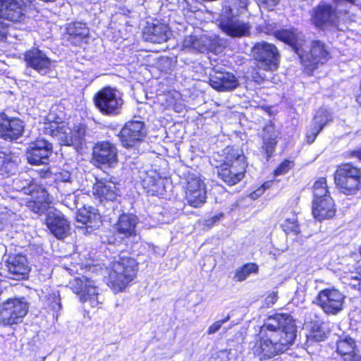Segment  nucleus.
<instances>
[{"label": "nucleus", "mask_w": 361, "mask_h": 361, "mask_svg": "<svg viewBox=\"0 0 361 361\" xmlns=\"http://www.w3.org/2000/svg\"><path fill=\"white\" fill-rule=\"evenodd\" d=\"M259 341L252 348L260 360L270 359L287 350L296 337V325L292 316L286 313L269 315L259 331Z\"/></svg>", "instance_id": "1"}, {"label": "nucleus", "mask_w": 361, "mask_h": 361, "mask_svg": "<svg viewBox=\"0 0 361 361\" xmlns=\"http://www.w3.org/2000/svg\"><path fill=\"white\" fill-rule=\"evenodd\" d=\"M305 43V35L297 31L290 47L298 54L305 71L310 73L318 68L319 64L326 63L330 57V54L327 47L322 41H312L307 51L304 49Z\"/></svg>", "instance_id": "2"}, {"label": "nucleus", "mask_w": 361, "mask_h": 361, "mask_svg": "<svg viewBox=\"0 0 361 361\" xmlns=\"http://www.w3.org/2000/svg\"><path fill=\"white\" fill-rule=\"evenodd\" d=\"M138 262L127 252H121L114 258L109 274V286L115 293L122 292L135 279Z\"/></svg>", "instance_id": "3"}, {"label": "nucleus", "mask_w": 361, "mask_h": 361, "mask_svg": "<svg viewBox=\"0 0 361 361\" xmlns=\"http://www.w3.org/2000/svg\"><path fill=\"white\" fill-rule=\"evenodd\" d=\"M225 159L216 167L218 177L228 185H234L245 176L247 166L243 152L233 147L224 149Z\"/></svg>", "instance_id": "4"}, {"label": "nucleus", "mask_w": 361, "mask_h": 361, "mask_svg": "<svg viewBox=\"0 0 361 361\" xmlns=\"http://www.w3.org/2000/svg\"><path fill=\"white\" fill-rule=\"evenodd\" d=\"M334 182L345 195H355L361 187V169L351 163L341 164L334 173Z\"/></svg>", "instance_id": "5"}, {"label": "nucleus", "mask_w": 361, "mask_h": 361, "mask_svg": "<svg viewBox=\"0 0 361 361\" xmlns=\"http://www.w3.org/2000/svg\"><path fill=\"white\" fill-rule=\"evenodd\" d=\"M95 106L104 116H116L123 110L124 101L122 94L116 89L110 87H104L94 97Z\"/></svg>", "instance_id": "6"}, {"label": "nucleus", "mask_w": 361, "mask_h": 361, "mask_svg": "<svg viewBox=\"0 0 361 361\" xmlns=\"http://www.w3.org/2000/svg\"><path fill=\"white\" fill-rule=\"evenodd\" d=\"M29 302L25 298H9L0 303V325L17 324L27 314Z\"/></svg>", "instance_id": "7"}, {"label": "nucleus", "mask_w": 361, "mask_h": 361, "mask_svg": "<svg viewBox=\"0 0 361 361\" xmlns=\"http://www.w3.org/2000/svg\"><path fill=\"white\" fill-rule=\"evenodd\" d=\"M49 133L56 137L61 145L81 147L85 143L87 128L85 126H75L72 130L64 123L50 124Z\"/></svg>", "instance_id": "8"}, {"label": "nucleus", "mask_w": 361, "mask_h": 361, "mask_svg": "<svg viewBox=\"0 0 361 361\" xmlns=\"http://www.w3.org/2000/svg\"><path fill=\"white\" fill-rule=\"evenodd\" d=\"M252 54L259 68L271 71L278 68L281 55L274 44L264 41L257 42L252 49Z\"/></svg>", "instance_id": "9"}, {"label": "nucleus", "mask_w": 361, "mask_h": 361, "mask_svg": "<svg viewBox=\"0 0 361 361\" xmlns=\"http://www.w3.org/2000/svg\"><path fill=\"white\" fill-rule=\"evenodd\" d=\"M70 288L80 296V302L96 307L102 303L95 282L85 276L75 277L69 281Z\"/></svg>", "instance_id": "10"}, {"label": "nucleus", "mask_w": 361, "mask_h": 361, "mask_svg": "<svg viewBox=\"0 0 361 361\" xmlns=\"http://www.w3.org/2000/svg\"><path fill=\"white\" fill-rule=\"evenodd\" d=\"M345 296L336 288H324L315 298V303L328 315H336L343 310Z\"/></svg>", "instance_id": "11"}, {"label": "nucleus", "mask_w": 361, "mask_h": 361, "mask_svg": "<svg viewBox=\"0 0 361 361\" xmlns=\"http://www.w3.org/2000/svg\"><path fill=\"white\" fill-rule=\"evenodd\" d=\"M147 133V130L143 121H130L123 127L119 137L123 147H132L142 141Z\"/></svg>", "instance_id": "12"}, {"label": "nucleus", "mask_w": 361, "mask_h": 361, "mask_svg": "<svg viewBox=\"0 0 361 361\" xmlns=\"http://www.w3.org/2000/svg\"><path fill=\"white\" fill-rule=\"evenodd\" d=\"M52 144L44 139L30 143L26 149L28 163L32 165L47 164L52 154Z\"/></svg>", "instance_id": "13"}, {"label": "nucleus", "mask_w": 361, "mask_h": 361, "mask_svg": "<svg viewBox=\"0 0 361 361\" xmlns=\"http://www.w3.org/2000/svg\"><path fill=\"white\" fill-rule=\"evenodd\" d=\"M24 60L27 68H32L42 75L51 71L52 61L42 50L32 48L24 54Z\"/></svg>", "instance_id": "14"}, {"label": "nucleus", "mask_w": 361, "mask_h": 361, "mask_svg": "<svg viewBox=\"0 0 361 361\" xmlns=\"http://www.w3.org/2000/svg\"><path fill=\"white\" fill-rule=\"evenodd\" d=\"M118 151L115 145L108 141L98 142L93 147L92 159L94 162L113 166L118 161Z\"/></svg>", "instance_id": "15"}, {"label": "nucleus", "mask_w": 361, "mask_h": 361, "mask_svg": "<svg viewBox=\"0 0 361 361\" xmlns=\"http://www.w3.org/2000/svg\"><path fill=\"white\" fill-rule=\"evenodd\" d=\"M24 128L21 120L9 118L5 114H0V138L7 141L16 140L22 136Z\"/></svg>", "instance_id": "16"}, {"label": "nucleus", "mask_w": 361, "mask_h": 361, "mask_svg": "<svg viewBox=\"0 0 361 361\" xmlns=\"http://www.w3.org/2000/svg\"><path fill=\"white\" fill-rule=\"evenodd\" d=\"M137 217L134 214H123L120 216L116 225V234L123 240L137 242L140 237L136 231Z\"/></svg>", "instance_id": "17"}, {"label": "nucleus", "mask_w": 361, "mask_h": 361, "mask_svg": "<svg viewBox=\"0 0 361 361\" xmlns=\"http://www.w3.org/2000/svg\"><path fill=\"white\" fill-rule=\"evenodd\" d=\"M206 194L205 184L200 178H189L185 198L190 205L194 207L202 205L206 201Z\"/></svg>", "instance_id": "18"}, {"label": "nucleus", "mask_w": 361, "mask_h": 361, "mask_svg": "<svg viewBox=\"0 0 361 361\" xmlns=\"http://www.w3.org/2000/svg\"><path fill=\"white\" fill-rule=\"evenodd\" d=\"M46 225L49 231L57 238L66 237L70 230V225L63 214L59 210L53 209L48 212Z\"/></svg>", "instance_id": "19"}, {"label": "nucleus", "mask_w": 361, "mask_h": 361, "mask_svg": "<svg viewBox=\"0 0 361 361\" xmlns=\"http://www.w3.org/2000/svg\"><path fill=\"white\" fill-rule=\"evenodd\" d=\"M209 84L214 89L221 92L233 90L239 85L238 79L233 73L220 71L210 75Z\"/></svg>", "instance_id": "20"}, {"label": "nucleus", "mask_w": 361, "mask_h": 361, "mask_svg": "<svg viewBox=\"0 0 361 361\" xmlns=\"http://www.w3.org/2000/svg\"><path fill=\"white\" fill-rule=\"evenodd\" d=\"M93 195L101 202L104 200L114 201L118 196L116 184L107 179L97 180L92 188Z\"/></svg>", "instance_id": "21"}, {"label": "nucleus", "mask_w": 361, "mask_h": 361, "mask_svg": "<svg viewBox=\"0 0 361 361\" xmlns=\"http://www.w3.org/2000/svg\"><path fill=\"white\" fill-rule=\"evenodd\" d=\"M338 17L336 8L330 3H319L311 11L312 23H334Z\"/></svg>", "instance_id": "22"}, {"label": "nucleus", "mask_w": 361, "mask_h": 361, "mask_svg": "<svg viewBox=\"0 0 361 361\" xmlns=\"http://www.w3.org/2000/svg\"><path fill=\"white\" fill-rule=\"evenodd\" d=\"M31 4L30 0H0V18L17 23L20 21L17 18L20 16V11H18L15 15L14 8H25L30 6Z\"/></svg>", "instance_id": "23"}, {"label": "nucleus", "mask_w": 361, "mask_h": 361, "mask_svg": "<svg viewBox=\"0 0 361 361\" xmlns=\"http://www.w3.org/2000/svg\"><path fill=\"white\" fill-rule=\"evenodd\" d=\"M7 267L12 279L16 280L23 279L30 271L27 259L22 255L9 256L7 260Z\"/></svg>", "instance_id": "24"}, {"label": "nucleus", "mask_w": 361, "mask_h": 361, "mask_svg": "<svg viewBox=\"0 0 361 361\" xmlns=\"http://www.w3.org/2000/svg\"><path fill=\"white\" fill-rule=\"evenodd\" d=\"M334 206V201L331 197L313 200L312 214L319 221L332 218L336 214Z\"/></svg>", "instance_id": "25"}, {"label": "nucleus", "mask_w": 361, "mask_h": 361, "mask_svg": "<svg viewBox=\"0 0 361 361\" xmlns=\"http://www.w3.org/2000/svg\"><path fill=\"white\" fill-rule=\"evenodd\" d=\"M145 41L161 44L168 39V26L166 24H148L143 30Z\"/></svg>", "instance_id": "26"}, {"label": "nucleus", "mask_w": 361, "mask_h": 361, "mask_svg": "<svg viewBox=\"0 0 361 361\" xmlns=\"http://www.w3.org/2000/svg\"><path fill=\"white\" fill-rule=\"evenodd\" d=\"M278 132L275 130L272 123L267 124L262 130V137L263 140L262 148L267 154V159L272 156L277 144Z\"/></svg>", "instance_id": "27"}, {"label": "nucleus", "mask_w": 361, "mask_h": 361, "mask_svg": "<svg viewBox=\"0 0 361 361\" xmlns=\"http://www.w3.org/2000/svg\"><path fill=\"white\" fill-rule=\"evenodd\" d=\"M77 221L86 226L87 228L94 229L101 223V217L96 209L91 207L79 209L76 216Z\"/></svg>", "instance_id": "28"}, {"label": "nucleus", "mask_w": 361, "mask_h": 361, "mask_svg": "<svg viewBox=\"0 0 361 361\" xmlns=\"http://www.w3.org/2000/svg\"><path fill=\"white\" fill-rule=\"evenodd\" d=\"M66 30L67 40L75 46L86 42L89 35V29L85 24H68Z\"/></svg>", "instance_id": "29"}, {"label": "nucleus", "mask_w": 361, "mask_h": 361, "mask_svg": "<svg viewBox=\"0 0 361 361\" xmlns=\"http://www.w3.org/2000/svg\"><path fill=\"white\" fill-rule=\"evenodd\" d=\"M274 24H262L259 27L261 32L269 35H274L276 39L290 46L298 30H276Z\"/></svg>", "instance_id": "30"}, {"label": "nucleus", "mask_w": 361, "mask_h": 361, "mask_svg": "<svg viewBox=\"0 0 361 361\" xmlns=\"http://www.w3.org/2000/svg\"><path fill=\"white\" fill-rule=\"evenodd\" d=\"M336 350L344 357L345 361H357V357L355 352V343L353 338L348 336L341 338L336 343Z\"/></svg>", "instance_id": "31"}, {"label": "nucleus", "mask_w": 361, "mask_h": 361, "mask_svg": "<svg viewBox=\"0 0 361 361\" xmlns=\"http://www.w3.org/2000/svg\"><path fill=\"white\" fill-rule=\"evenodd\" d=\"M18 159L17 157L0 152V174L9 176L15 173L18 167Z\"/></svg>", "instance_id": "32"}, {"label": "nucleus", "mask_w": 361, "mask_h": 361, "mask_svg": "<svg viewBox=\"0 0 361 361\" xmlns=\"http://www.w3.org/2000/svg\"><path fill=\"white\" fill-rule=\"evenodd\" d=\"M221 30L232 37H240L250 35L248 24H219Z\"/></svg>", "instance_id": "33"}, {"label": "nucleus", "mask_w": 361, "mask_h": 361, "mask_svg": "<svg viewBox=\"0 0 361 361\" xmlns=\"http://www.w3.org/2000/svg\"><path fill=\"white\" fill-rule=\"evenodd\" d=\"M214 39L215 38L213 39L212 37H210L209 39L207 38L206 35H203L200 38L190 36L185 39L184 45L185 47H191L200 52H203L210 48Z\"/></svg>", "instance_id": "34"}, {"label": "nucleus", "mask_w": 361, "mask_h": 361, "mask_svg": "<svg viewBox=\"0 0 361 361\" xmlns=\"http://www.w3.org/2000/svg\"><path fill=\"white\" fill-rule=\"evenodd\" d=\"M44 305V307L52 314L53 317L57 319L59 312L62 308L59 291L53 292L47 295Z\"/></svg>", "instance_id": "35"}, {"label": "nucleus", "mask_w": 361, "mask_h": 361, "mask_svg": "<svg viewBox=\"0 0 361 361\" xmlns=\"http://www.w3.org/2000/svg\"><path fill=\"white\" fill-rule=\"evenodd\" d=\"M258 266L255 263H247L238 268L233 276V280L238 282L245 281L251 274L258 272Z\"/></svg>", "instance_id": "36"}, {"label": "nucleus", "mask_w": 361, "mask_h": 361, "mask_svg": "<svg viewBox=\"0 0 361 361\" xmlns=\"http://www.w3.org/2000/svg\"><path fill=\"white\" fill-rule=\"evenodd\" d=\"M313 200H322L327 197H331L328 190L326 179L320 178L315 181L313 185Z\"/></svg>", "instance_id": "37"}, {"label": "nucleus", "mask_w": 361, "mask_h": 361, "mask_svg": "<svg viewBox=\"0 0 361 361\" xmlns=\"http://www.w3.org/2000/svg\"><path fill=\"white\" fill-rule=\"evenodd\" d=\"M14 186L17 190L26 195L30 194L37 187V182L33 179L20 177L14 180Z\"/></svg>", "instance_id": "38"}, {"label": "nucleus", "mask_w": 361, "mask_h": 361, "mask_svg": "<svg viewBox=\"0 0 361 361\" xmlns=\"http://www.w3.org/2000/svg\"><path fill=\"white\" fill-rule=\"evenodd\" d=\"M332 121V116L326 109H319L313 119L312 125L322 129L330 121Z\"/></svg>", "instance_id": "39"}, {"label": "nucleus", "mask_w": 361, "mask_h": 361, "mask_svg": "<svg viewBox=\"0 0 361 361\" xmlns=\"http://www.w3.org/2000/svg\"><path fill=\"white\" fill-rule=\"evenodd\" d=\"M282 228L286 233H293L298 235L300 233L299 225L298 224V219L295 214H293L290 217L286 218L282 224Z\"/></svg>", "instance_id": "40"}, {"label": "nucleus", "mask_w": 361, "mask_h": 361, "mask_svg": "<svg viewBox=\"0 0 361 361\" xmlns=\"http://www.w3.org/2000/svg\"><path fill=\"white\" fill-rule=\"evenodd\" d=\"M33 198V201H38L39 203L44 202L49 204L50 202L49 194L45 188L37 183L36 188L33 192L29 194Z\"/></svg>", "instance_id": "41"}, {"label": "nucleus", "mask_w": 361, "mask_h": 361, "mask_svg": "<svg viewBox=\"0 0 361 361\" xmlns=\"http://www.w3.org/2000/svg\"><path fill=\"white\" fill-rule=\"evenodd\" d=\"M220 23H240L239 20H234L233 9L228 6H224L220 13Z\"/></svg>", "instance_id": "42"}, {"label": "nucleus", "mask_w": 361, "mask_h": 361, "mask_svg": "<svg viewBox=\"0 0 361 361\" xmlns=\"http://www.w3.org/2000/svg\"><path fill=\"white\" fill-rule=\"evenodd\" d=\"M348 279V285L353 289L357 290L361 294V272L355 273Z\"/></svg>", "instance_id": "43"}, {"label": "nucleus", "mask_w": 361, "mask_h": 361, "mask_svg": "<svg viewBox=\"0 0 361 361\" xmlns=\"http://www.w3.org/2000/svg\"><path fill=\"white\" fill-rule=\"evenodd\" d=\"M257 5L267 11H273L280 0H255Z\"/></svg>", "instance_id": "44"}, {"label": "nucleus", "mask_w": 361, "mask_h": 361, "mask_svg": "<svg viewBox=\"0 0 361 361\" xmlns=\"http://www.w3.org/2000/svg\"><path fill=\"white\" fill-rule=\"evenodd\" d=\"M47 203H39L38 201H30L28 207L36 214H42L45 212L47 208Z\"/></svg>", "instance_id": "45"}, {"label": "nucleus", "mask_w": 361, "mask_h": 361, "mask_svg": "<svg viewBox=\"0 0 361 361\" xmlns=\"http://www.w3.org/2000/svg\"><path fill=\"white\" fill-rule=\"evenodd\" d=\"M292 167V163L286 160L283 161L274 171V176H278L286 173Z\"/></svg>", "instance_id": "46"}, {"label": "nucleus", "mask_w": 361, "mask_h": 361, "mask_svg": "<svg viewBox=\"0 0 361 361\" xmlns=\"http://www.w3.org/2000/svg\"><path fill=\"white\" fill-rule=\"evenodd\" d=\"M322 129L319 128L314 125L312 124L310 129L307 131L306 135V139L308 144H312L317 136L319 135Z\"/></svg>", "instance_id": "47"}, {"label": "nucleus", "mask_w": 361, "mask_h": 361, "mask_svg": "<svg viewBox=\"0 0 361 361\" xmlns=\"http://www.w3.org/2000/svg\"><path fill=\"white\" fill-rule=\"evenodd\" d=\"M230 319V316L228 315L225 319H221V320H219V321H216L214 323H213L209 328H208V330H207V334L209 335H211V334H215L216 331H218L220 328L221 327V326L227 322L228 320Z\"/></svg>", "instance_id": "48"}, {"label": "nucleus", "mask_w": 361, "mask_h": 361, "mask_svg": "<svg viewBox=\"0 0 361 361\" xmlns=\"http://www.w3.org/2000/svg\"><path fill=\"white\" fill-rule=\"evenodd\" d=\"M224 216L223 214H220L219 215H216L214 216H213L212 218L211 219H209L206 221V224H209L210 221H212V222H216L217 221H219L220 219V218H221L222 216Z\"/></svg>", "instance_id": "49"}, {"label": "nucleus", "mask_w": 361, "mask_h": 361, "mask_svg": "<svg viewBox=\"0 0 361 361\" xmlns=\"http://www.w3.org/2000/svg\"><path fill=\"white\" fill-rule=\"evenodd\" d=\"M238 1V7L240 8H246L247 4H248V2H249V0H237Z\"/></svg>", "instance_id": "50"}, {"label": "nucleus", "mask_w": 361, "mask_h": 361, "mask_svg": "<svg viewBox=\"0 0 361 361\" xmlns=\"http://www.w3.org/2000/svg\"><path fill=\"white\" fill-rule=\"evenodd\" d=\"M263 192V190L262 189H258L257 190H256L255 192H254L251 195L253 198L255 197V196H259L262 194Z\"/></svg>", "instance_id": "51"}, {"label": "nucleus", "mask_w": 361, "mask_h": 361, "mask_svg": "<svg viewBox=\"0 0 361 361\" xmlns=\"http://www.w3.org/2000/svg\"><path fill=\"white\" fill-rule=\"evenodd\" d=\"M352 155L358 157L360 159H361V149L357 151H353Z\"/></svg>", "instance_id": "52"}, {"label": "nucleus", "mask_w": 361, "mask_h": 361, "mask_svg": "<svg viewBox=\"0 0 361 361\" xmlns=\"http://www.w3.org/2000/svg\"><path fill=\"white\" fill-rule=\"evenodd\" d=\"M270 298L272 303L274 302V301L276 300V295L275 293H273L271 295H270L267 299Z\"/></svg>", "instance_id": "53"}, {"label": "nucleus", "mask_w": 361, "mask_h": 361, "mask_svg": "<svg viewBox=\"0 0 361 361\" xmlns=\"http://www.w3.org/2000/svg\"><path fill=\"white\" fill-rule=\"evenodd\" d=\"M317 25H319L318 27L319 28H322L323 29L324 28V25H326L327 24H322V23H320V24H316ZM329 25H336V24H329Z\"/></svg>", "instance_id": "54"}, {"label": "nucleus", "mask_w": 361, "mask_h": 361, "mask_svg": "<svg viewBox=\"0 0 361 361\" xmlns=\"http://www.w3.org/2000/svg\"><path fill=\"white\" fill-rule=\"evenodd\" d=\"M75 197H76V195L75 194H70L68 195V199L69 200H74V201L75 202Z\"/></svg>", "instance_id": "55"}, {"label": "nucleus", "mask_w": 361, "mask_h": 361, "mask_svg": "<svg viewBox=\"0 0 361 361\" xmlns=\"http://www.w3.org/2000/svg\"><path fill=\"white\" fill-rule=\"evenodd\" d=\"M322 340H323V337L322 336H319V338H317V341H322Z\"/></svg>", "instance_id": "56"}, {"label": "nucleus", "mask_w": 361, "mask_h": 361, "mask_svg": "<svg viewBox=\"0 0 361 361\" xmlns=\"http://www.w3.org/2000/svg\"><path fill=\"white\" fill-rule=\"evenodd\" d=\"M215 222H212V221H210L209 224H207V226H212L214 224Z\"/></svg>", "instance_id": "57"}, {"label": "nucleus", "mask_w": 361, "mask_h": 361, "mask_svg": "<svg viewBox=\"0 0 361 361\" xmlns=\"http://www.w3.org/2000/svg\"><path fill=\"white\" fill-rule=\"evenodd\" d=\"M1 277H2V274H1V273L0 272V282L1 281Z\"/></svg>", "instance_id": "58"}, {"label": "nucleus", "mask_w": 361, "mask_h": 361, "mask_svg": "<svg viewBox=\"0 0 361 361\" xmlns=\"http://www.w3.org/2000/svg\"><path fill=\"white\" fill-rule=\"evenodd\" d=\"M360 361H361V355H360Z\"/></svg>", "instance_id": "59"}]
</instances>
